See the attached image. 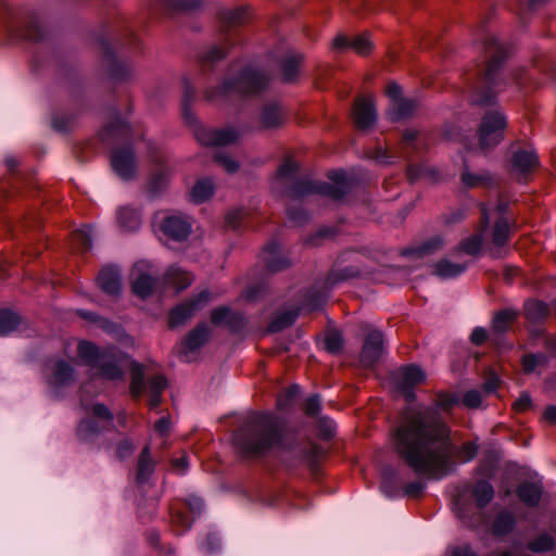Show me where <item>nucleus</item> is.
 I'll use <instances>...</instances> for the list:
<instances>
[{"instance_id":"473e14b6","label":"nucleus","mask_w":556,"mask_h":556,"mask_svg":"<svg viewBox=\"0 0 556 556\" xmlns=\"http://www.w3.org/2000/svg\"><path fill=\"white\" fill-rule=\"evenodd\" d=\"M166 379L161 375L154 376L150 379L148 391L150 395L149 406L151 409L156 408L161 404L162 393L166 388Z\"/></svg>"},{"instance_id":"c85d7f7f","label":"nucleus","mask_w":556,"mask_h":556,"mask_svg":"<svg viewBox=\"0 0 556 556\" xmlns=\"http://www.w3.org/2000/svg\"><path fill=\"white\" fill-rule=\"evenodd\" d=\"M208 337V328L205 325L198 326L182 342L184 353L187 354L197 351L207 341Z\"/></svg>"},{"instance_id":"7ed1b4c3","label":"nucleus","mask_w":556,"mask_h":556,"mask_svg":"<svg viewBox=\"0 0 556 556\" xmlns=\"http://www.w3.org/2000/svg\"><path fill=\"white\" fill-rule=\"evenodd\" d=\"M78 358L81 363L97 370L98 375L108 380H121L124 377L122 361L111 351L100 352L91 342L80 341L77 346Z\"/></svg>"},{"instance_id":"2eb2a0df","label":"nucleus","mask_w":556,"mask_h":556,"mask_svg":"<svg viewBox=\"0 0 556 556\" xmlns=\"http://www.w3.org/2000/svg\"><path fill=\"white\" fill-rule=\"evenodd\" d=\"M383 338L378 330L370 331L365 338L363 350L361 353V362L363 366H372L381 356Z\"/></svg>"},{"instance_id":"680f3d73","label":"nucleus","mask_w":556,"mask_h":556,"mask_svg":"<svg viewBox=\"0 0 556 556\" xmlns=\"http://www.w3.org/2000/svg\"><path fill=\"white\" fill-rule=\"evenodd\" d=\"M387 96L390 98L391 100V104L394 103L395 101H399V100H402V89L401 87L396 84V83H390L388 86H387Z\"/></svg>"},{"instance_id":"a211bd4d","label":"nucleus","mask_w":556,"mask_h":556,"mask_svg":"<svg viewBox=\"0 0 556 556\" xmlns=\"http://www.w3.org/2000/svg\"><path fill=\"white\" fill-rule=\"evenodd\" d=\"M478 452V445L475 442H466L460 447L456 448L451 442V451L448 454V469L444 475H437L431 472H418L419 475L429 476L431 478L440 479L446 476L453 468L452 459L455 458L459 463H468L475 458Z\"/></svg>"},{"instance_id":"603ef678","label":"nucleus","mask_w":556,"mask_h":556,"mask_svg":"<svg viewBox=\"0 0 556 556\" xmlns=\"http://www.w3.org/2000/svg\"><path fill=\"white\" fill-rule=\"evenodd\" d=\"M462 402L468 408H478L482 403L481 393L477 390H469L464 394Z\"/></svg>"},{"instance_id":"1a4fd4ad","label":"nucleus","mask_w":556,"mask_h":556,"mask_svg":"<svg viewBox=\"0 0 556 556\" xmlns=\"http://www.w3.org/2000/svg\"><path fill=\"white\" fill-rule=\"evenodd\" d=\"M193 135L200 144L211 147L231 144L236 142L240 136L232 127L217 129L202 125H194Z\"/></svg>"},{"instance_id":"ddd939ff","label":"nucleus","mask_w":556,"mask_h":556,"mask_svg":"<svg viewBox=\"0 0 556 556\" xmlns=\"http://www.w3.org/2000/svg\"><path fill=\"white\" fill-rule=\"evenodd\" d=\"M160 228L165 236L181 241L189 236L191 223L180 215H169L162 220Z\"/></svg>"},{"instance_id":"4c0bfd02","label":"nucleus","mask_w":556,"mask_h":556,"mask_svg":"<svg viewBox=\"0 0 556 556\" xmlns=\"http://www.w3.org/2000/svg\"><path fill=\"white\" fill-rule=\"evenodd\" d=\"M301 54H293L282 63V76L286 81H293L299 74V67L302 63Z\"/></svg>"},{"instance_id":"3c124183","label":"nucleus","mask_w":556,"mask_h":556,"mask_svg":"<svg viewBox=\"0 0 556 556\" xmlns=\"http://www.w3.org/2000/svg\"><path fill=\"white\" fill-rule=\"evenodd\" d=\"M91 227L86 226L81 229H78L74 232L73 239L83 248L89 249L91 247Z\"/></svg>"},{"instance_id":"338daca9","label":"nucleus","mask_w":556,"mask_h":556,"mask_svg":"<svg viewBox=\"0 0 556 556\" xmlns=\"http://www.w3.org/2000/svg\"><path fill=\"white\" fill-rule=\"evenodd\" d=\"M172 465L177 472L184 473L188 468V457L184 454L179 458H174Z\"/></svg>"},{"instance_id":"e2e57ef3","label":"nucleus","mask_w":556,"mask_h":556,"mask_svg":"<svg viewBox=\"0 0 556 556\" xmlns=\"http://www.w3.org/2000/svg\"><path fill=\"white\" fill-rule=\"evenodd\" d=\"M488 338V331L483 327H476L470 336V340L473 344L480 345L482 344Z\"/></svg>"},{"instance_id":"39448f33","label":"nucleus","mask_w":556,"mask_h":556,"mask_svg":"<svg viewBox=\"0 0 556 556\" xmlns=\"http://www.w3.org/2000/svg\"><path fill=\"white\" fill-rule=\"evenodd\" d=\"M330 182L303 180L299 181L291 190L292 195H305L317 193L333 200L341 199L351 188V181L343 170H332L328 175Z\"/></svg>"},{"instance_id":"79ce46f5","label":"nucleus","mask_w":556,"mask_h":556,"mask_svg":"<svg viewBox=\"0 0 556 556\" xmlns=\"http://www.w3.org/2000/svg\"><path fill=\"white\" fill-rule=\"evenodd\" d=\"M298 317V312L295 311H287L279 314L269 325L268 329L270 332H277L282 330L283 328L292 325Z\"/></svg>"},{"instance_id":"dca6fc26","label":"nucleus","mask_w":556,"mask_h":556,"mask_svg":"<svg viewBox=\"0 0 556 556\" xmlns=\"http://www.w3.org/2000/svg\"><path fill=\"white\" fill-rule=\"evenodd\" d=\"M332 47L339 50L351 48L359 55H367L371 52L374 43L368 34L357 35L351 39L339 35L333 39Z\"/></svg>"},{"instance_id":"0e129e2a","label":"nucleus","mask_w":556,"mask_h":556,"mask_svg":"<svg viewBox=\"0 0 556 556\" xmlns=\"http://www.w3.org/2000/svg\"><path fill=\"white\" fill-rule=\"evenodd\" d=\"M154 430L162 437L166 435L170 430V420L168 417H162L154 425Z\"/></svg>"},{"instance_id":"58836bf2","label":"nucleus","mask_w":556,"mask_h":556,"mask_svg":"<svg viewBox=\"0 0 556 556\" xmlns=\"http://www.w3.org/2000/svg\"><path fill=\"white\" fill-rule=\"evenodd\" d=\"M516 520L513 514L502 513L500 514L493 523V531L496 535L507 534L515 527Z\"/></svg>"},{"instance_id":"72a5a7b5","label":"nucleus","mask_w":556,"mask_h":556,"mask_svg":"<svg viewBox=\"0 0 556 556\" xmlns=\"http://www.w3.org/2000/svg\"><path fill=\"white\" fill-rule=\"evenodd\" d=\"M215 190V186L210 179H200L191 191V199L194 203H202L208 200Z\"/></svg>"},{"instance_id":"c9c22d12","label":"nucleus","mask_w":556,"mask_h":556,"mask_svg":"<svg viewBox=\"0 0 556 556\" xmlns=\"http://www.w3.org/2000/svg\"><path fill=\"white\" fill-rule=\"evenodd\" d=\"M472 494L476 498L478 506L484 507L492 501L494 496V490L490 482L481 480L477 482V484L475 485Z\"/></svg>"},{"instance_id":"2f4dec72","label":"nucleus","mask_w":556,"mask_h":556,"mask_svg":"<svg viewBox=\"0 0 556 556\" xmlns=\"http://www.w3.org/2000/svg\"><path fill=\"white\" fill-rule=\"evenodd\" d=\"M416 103L412 99H402L391 104L389 117L392 122H399L409 117L416 110Z\"/></svg>"},{"instance_id":"b1692460","label":"nucleus","mask_w":556,"mask_h":556,"mask_svg":"<svg viewBox=\"0 0 556 556\" xmlns=\"http://www.w3.org/2000/svg\"><path fill=\"white\" fill-rule=\"evenodd\" d=\"M543 483L542 481L522 482L517 489L519 500L527 506H536L542 497Z\"/></svg>"},{"instance_id":"13d9d810","label":"nucleus","mask_w":556,"mask_h":556,"mask_svg":"<svg viewBox=\"0 0 556 556\" xmlns=\"http://www.w3.org/2000/svg\"><path fill=\"white\" fill-rule=\"evenodd\" d=\"M532 405L531 396L528 393H522L514 403V408L517 412H525Z\"/></svg>"},{"instance_id":"49530a36","label":"nucleus","mask_w":556,"mask_h":556,"mask_svg":"<svg viewBox=\"0 0 556 556\" xmlns=\"http://www.w3.org/2000/svg\"><path fill=\"white\" fill-rule=\"evenodd\" d=\"M553 546L554 540L547 533L540 534L538 538H535L528 544V548L534 553L547 552L552 549Z\"/></svg>"},{"instance_id":"864d4df0","label":"nucleus","mask_w":556,"mask_h":556,"mask_svg":"<svg viewBox=\"0 0 556 556\" xmlns=\"http://www.w3.org/2000/svg\"><path fill=\"white\" fill-rule=\"evenodd\" d=\"M298 170V164L292 160L285 161L277 170L278 179H287L295 174Z\"/></svg>"},{"instance_id":"c03bdc74","label":"nucleus","mask_w":556,"mask_h":556,"mask_svg":"<svg viewBox=\"0 0 556 556\" xmlns=\"http://www.w3.org/2000/svg\"><path fill=\"white\" fill-rule=\"evenodd\" d=\"M129 132V126L128 124L121 119L116 118L104 130L103 138H119L125 137Z\"/></svg>"},{"instance_id":"bb28decb","label":"nucleus","mask_w":556,"mask_h":556,"mask_svg":"<svg viewBox=\"0 0 556 556\" xmlns=\"http://www.w3.org/2000/svg\"><path fill=\"white\" fill-rule=\"evenodd\" d=\"M164 279L167 285L180 292L187 289L193 281L194 277L191 273L182 270L180 267L172 266L167 269Z\"/></svg>"},{"instance_id":"f257e3e1","label":"nucleus","mask_w":556,"mask_h":556,"mask_svg":"<svg viewBox=\"0 0 556 556\" xmlns=\"http://www.w3.org/2000/svg\"><path fill=\"white\" fill-rule=\"evenodd\" d=\"M457 403L456 395L440 394L433 406L407 412L396 429L395 450L415 472L447 471L451 429L439 412L448 413Z\"/></svg>"},{"instance_id":"5fc2aeb1","label":"nucleus","mask_w":556,"mask_h":556,"mask_svg":"<svg viewBox=\"0 0 556 556\" xmlns=\"http://www.w3.org/2000/svg\"><path fill=\"white\" fill-rule=\"evenodd\" d=\"M215 161L229 174H233L239 169V163L226 154H216Z\"/></svg>"},{"instance_id":"6e6552de","label":"nucleus","mask_w":556,"mask_h":556,"mask_svg":"<svg viewBox=\"0 0 556 556\" xmlns=\"http://www.w3.org/2000/svg\"><path fill=\"white\" fill-rule=\"evenodd\" d=\"M92 418L80 421L77 428V437L81 442H93L98 435L112 424V414L101 404H94L87 409Z\"/></svg>"},{"instance_id":"69168bd1","label":"nucleus","mask_w":556,"mask_h":556,"mask_svg":"<svg viewBox=\"0 0 556 556\" xmlns=\"http://www.w3.org/2000/svg\"><path fill=\"white\" fill-rule=\"evenodd\" d=\"M134 451V445L131 442L129 441H124L122 442L118 447H117V456L121 458V459H124L126 458L127 456H129Z\"/></svg>"},{"instance_id":"4468645a","label":"nucleus","mask_w":556,"mask_h":556,"mask_svg":"<svg viewBox=\"0 0 556 556\" xmlns=\"http://www.w3.org/2000/svg\"><path fill=\"white\" fill-rule=\"evenodd\" d=\"M354 123L358 128L367 129L376 122L377 114L371 97L359 98L353 106Z\"/></svg>"},{"instance_id":"4be33fe9","label":"nucleus","mask_w":556,"mask_h":556,"mask_svg":"<svg viewBox=\"0 0 556 556\" xmlns=\"http://www.w3.org/2000/svg\"><path fill=\"white\" fill-rule=\"evenodd\" d=\"M211 320L216 326L225 325L233 331L239 330L244 323V318L241 314L232 312L226 306L214 309L211 314Z\"/></svg>"},{"instance_id":"a19ab883","label":"nucleus","mask_w":556,"mask_h":556,"mask_svg":"<svg viewBox=\"0 0 556 556\" xmlns=\"http://www.w3.org/2000/svg\"><path fill=\"white\" fill-rule=\"evenodd\" d=\"M525 312L529 319L539 320L547 316L548 307L541 301H528L525 305Z\"/></svg>"},{"instance_id":"052dcab7","label":"nucleus","mask_w":556,"mask_h":556,"mask_svg":"<svg viewBox=\"0 0 556 556\" xmlns=\"http://www.w3.org/2000/svg\"><path fill=\"white\" fill-rule=\"evenodd\" d=\"M320 408V399L318 395L309 396L305 403V413L307 415H315Z\"/></svg>"},{"instance_id":"9b49d317","label":"nucleus","mask_w":556,"mask_h":556,"mask_svg":"<svg viewBox=\"0 0 556 556\" xmlns=\"http://www.w3.org/2000/svg\"><path fill=\"white\" fill-rule=\"evenodd\" d=\"M154 270L148 261H139L131 270V286L136 295L144 299L149 296L155 286Z\"/></svg>"},{"instance_id":"ea45409f","label":"nucleus","mask_w":556,"mask_h":556,"mask_svg":"<svg viewBox=\"0 0 556 556\" xmlns=\"http://www.w3.org/2000/svg\"><path fill=\"white\" fill-rule=\"evenodd\" d=\"M130 392L134 397H139L143 392V368L135 362L131 363Z\"/></svg>"},{"instance_id":"9d476101","label":"nucleus","mask_w":556,"mask_h":556,"mask_svg":"<svg viewBox=\"0 0 556 556\" xmlns=\"http://www.w3.org/2000/svg\"><path fill=\"white\" fill-rule=\"evenodd\" d=\"M393 379L396 389L405 396L407 402H412L415 397L412 389L426 380V374L417 365H407L400 368L394 374Z\"/></svg>"},{"instance_id":"0eeeda50","label":"nucleus","mask_w":556,"mask_h":556,"mask_svg":"<svg viewBox=\"0 0 556 556\" xmlns=\"http://www.w3.org/2000/svg\"><path fill=\"white\" fill-rule=\"evenodd\" d=\"M506 126L507 119L502 111L492 110L486 112L478 130L481 148L486 149L500 143L504 138Z\"/></svg>"},{"instance_id":"37998d69","label":"nucleus","mask_w":556,"mask_h":556,"mask_svg":"<svg viewBox=\"0 0 556 556\" xmlns=\"http://www.w3.org/2000/svg\"><path fill=\"white\" fill-rule=\"evenodd\" d=\"M516 318V312L513 309H504L498 312L493 318V330L504 332Z\"/></svg>"},{"instance_id":"e433bc0d","label":"nucleus","mask_w":556,"mask_h":556,"mask_svg":"<svg viewBox=\"0 0 556 556\" xmlns=\"http://www.w3.org/2000/svg\"><path fill=\"white\" fill-rule=\"evenodd\" d=\"M20 317L12 311H0V336L12 333L20 325Z\"/></svg>"},{"instance_id":"412c9836","label":"nucleus","mask_w":556,"mask_h":556,"mask_svg":"<svg viewBox=\"0 0 556 556\" xmlns=\"http://www.w3.org/2000/svg\"><path fill=\"white\" fill-rule=\"evenodd\" d=\"M97 282L103 292L117 295L122 288L119 269L115 266L103 267L98 275Z\"/></svg>"},{"instance_id":"de8ad7c7","label":"nucleus","mask_w":556,"mask_h":556,"mask_svg":"<svg viewBox=\"0 0 556 556\" xmlns=\"http://www.w3.org/2000/svg\"><path fill=\"white\" fill-rule=\"evenodd\" d=\"M249 11L247 8H238L223 13L222 18L228 25H238L247 21Z\"/></svg>"},{"instance_id":"aec40b11","label":"nucleus","mask_w":556,"mask_h":556,"mask_svg":"<svg viewBox=\"0 0 556 556\" xmlns=\"http://www.w3.org/2000/svg\"><path fill=\"white\" fill-rule=\"evenodd\" d=\"M480 211L482 215V220L480 228L477 233L464 240L460 244L459 250L468 255H476L481 250L483 243L484 232L489 225V212L484 204L480 205Z\"/></svg>"},{"instance_id":"5701e85b","label":"nucleus","mask_w":556,"mask_h":556,"mask_svg":"<svg viewBox=\"0 0 556 556\" xmlns=\"http://www.w3.org/2000/svg\"><path fill=\"white\" fill-rule=\"evenodd\" d=\"M51 376L48 379V383L51 388H59L67 384L73 380L74 369L65 361H56L49 366Z\"/></svg>"},{"instance_id":"c756f323","label":"nucleus","mask_w":556,"mask_h":556,"mask_svg":"<svg viewBox=\"0 0 556 556\" xmlns=\"http://www.w3.org/2000/svg\"><path fill=\"white\" fill-rule=\"evenodd\" d=\"M117 220L119 226L126 231H135L141 225L140 213L128 206L118 210Z\"/></svg>"},{"instance_id":"6e6d98bb","label":"nucleus","mask_w":556,"mask_h":556,"mask_svg":"<svg viewBox=\"0 0 556 556\" xmlns=\"http://www.w3.org/2000/svg\"><path fill=\"white\" fill-rule=\"evenodd\" d=\"M79 315H80L84 319H87V320H89V321H92V323H94V324L99 325L101 328H103V329H105V330H111V328H112V324H111L109 320H106V319H104V318H102V317L98 316V315H97V314H94V313L87 312V311H80V312H79Z\"/></svg>"},{"instance_id":"a18cd8bd","label":"nucleus","mask_w":556,"mask_h":556,"mask_svg":"<svg viewBox=\"0 0 556 556\" xmlns=\"http://www.w3.org/2000/svg\"><path fill=\"white\" fill-rule=\"evenodd\" d=\"M547 358L544 354H528L522 357V369L526 374H532L545 365Z\"/></svg>"},{"instance_id":"f704fd0d","label":"nucleus","mask_w":556,"mask_h":556,"mask_svg":"<svg viewBox=\"0 0 556 556\" xmlns=\"http://www.w3.org/2000/svg\"><path fill=\"white\" fill-rule=\"evenodd\" d=\"M154 470V464L150 456V448L146 446L141 452L139 462H138V470H137V481L142 483L147 481V479L151 476Z\"/></svg>"},{"instance_id":"774afa93","label":"nucleus","mask_w":556,"mask_h":556,"mask_svg":"<svg viewBox=\"0 0 556 556\" xmlns=\"http://www.w3.org/2000/svg\"><path fill=\"white\" fill-rule=\"evenodd\" d=\"M450 556H477L476 553H473L469 546H457L455 547Z\"/></svg>"},{"instance_id":"f8f14e48","label":"nucleus","mask_w":556,"mask_h":556,"mask_svg":"<svg viewBox=\"0 0 556 556\" xmlns=\"http://www.w3.org/2000/svg\"><path fill=\"white\" fill-rule=\"evenodd\" d=\"M210 301L211 293L203 290L191 301L177 305L169 314V326L174 328L185 324L197 312L204 308Z\"/></svg>"},{"instance_id":"09e8293b","label":"nucleus","mask_w":556,"mask_h":556,"mask_svg":"<svg viewBox=\"0 0 556 556\" xmlns=\"http://www.w3.org/2000/svg\"><path fill=\"white\" fill-rule=\"evenodd\" d=\"M325 349L332 354L341 351L343 345V339L340 332L329 331L324 340Z\"/></svg>"},{"instance_id":"f03ea898","label":"nucleus","mask_w":556,"mask_h":556,"mask_svg":"<svg viewBox=\"0 0 556 556\" xmlns=\"http://www.w3.org/2000/svg\"><path fill=\"white\" fill-rule=\"evenodd\" d=\"M280 441L278 419L271 414H260L251 422L238 430L235 444L249 456L266 453Z\"/></svg>"},{"instance_id":"a878e982","label":"nucleus","mask_w":556,"mask_h":556,"mask_svg":"<svg viewBox=\"0 0 556 556\" xmlns=\"http://www.w3.org/2000/svg\"><path fill=\"white\" fill-rule=\"evenodd\" d=\"M263 260L268 269L273 271L285 269L290 264L287 257L280 255V248L275 242L269 243L264 248Z\"/></svg>"},{"instance_id":"6ab92c4d","label":"nucleus","mask_w":556,"mask_h":556,"mask_svg":"<svg viewBox=\"0 0 556 556\" xmlns=\"http://www.w3.org/2000/svg\"><path fill=\"white\" fill-rule=\"evenodd\" d=\"M539 165L534 150H518L511 156V170L518 177H525Z\"/></svg>"},{"instance_id":"4d7b16f0","label":"nucleus","mask_w":556,"mask_h":556,"mask_svg":"<svg viewBox=\"0 0 556 556\" xmlns=\"http://www.w3.org/2000/svg\"><path fill=\"white\" fill-rule=\"evenodd\" d=\"M432 170L424 165L421 166H409L407 169V176L410 180H416L422 177L430 176Z\"/></svg>"},{"instance_id":"423d86ee","label":"nucleus","mask_w":556,"mask_h":556,"mask_svg":"<svg viewBox=\"0 0 556 556\" xmlns=\"http://www.w3.org/2000/svg\"><path fill=\"white\" fill-rule=\"evenodd\" d=\"M268 84L269 78L263 72L245 68L236 78L223 84L222 93L225 96L232 93L254 96L266 89Z\"/></svg>"},{"instance_id":"393cba45","label":"nucleus","mask_w":556,"mask_h":556,"mask_svg":"<svg viewBox=\"0 0 556 556\" xmlns=\"http://www.w3.org/2000/svg\"><path fill=\"white\" fill-rule=\"evenodd\" d=\"M285 112L276 103L265 105L260 114V123L264 129L279 127L285 123Z\"/></svg>"},{"instance_id":"f3484780","label":"nucleus","mask_w":556,"mask_h":556,"mask_svg":"<svg viewBox=\"0 0 556 556\" xmlns=\"http://www.w3.org/2000/svg\"><path fill=\"white\" fill-rule=\"evenodd\" d=\"M113 170L122 179H129L136 170L135 155L131 149L116 150L111 159Z\"/></svg>"},{"instance_id":"bf43d9fd","label":"nucleus","mask_w":556,"mask_h":556,"mask_svg":"<svg viewBox=\"0 0 556 556\" xmlns=\"http://www.w3.org/2000/svg\"><path fill=\"white\" fill-rule=\"evenodd\" d=\"M320 432L325 438H331L336 432V424L328 418H323L319 421Z\"/></svg>"},{"instance_id":"20e7f679","label":"nucleus","mask_w":556,"mask_h":556,"mask_svg":"<svg viewBox=\"0 0 556 556\" xmlns=\"http://www.w3.org/2000/svg\"><path fill=\"white\" fill-rule=\"evenodd\" d=\"M485 52L490 58L488 66L485 68V73L483 79L481 81V88L476 89L471 96V101L475 104L479 105H489L493 104L495 101V91L493 90L495 86V72L500 63L503 61L506 55V50L500 40L495 37H490L485 41Z\"/></svg>"},{"instance_id":"7c9ffc66","label":"nucleus","mask_w":556,"mask_h":556,"mask_svg":"<svg viewBox=\"0 0 556 556\" xmlns=\"http://www.w3.org/2000/svg\"><path fill=\"white\" fill-rule=\"evenodd\" d=\"M467 267V263H452L442 260L434 265V274L442 279H450L463 274Z\"/></svg>"},{"instance_id":"cd10ccee","label":"nucleus","mask_w":556,"mask_h":556,"mask_svg":"<svg viewBox=\"0 0 556 556\" xmlns=\"http://www.w3.org/2000/svg\"><path fill=\"white\" fill-rule=\"evenodd\" d=\"M510 236L508 222L504 218L500 219L492 231L493 249L491 254L495 257L501 256L500 250L507 244Z\"/></svg>"},{"instance_id":"8fccbe9b","label":"nucleus","mask_w":556,"mask_h":556,"mask_svg":"<svg viewBox=\"0 0 556 556\" xmlns=\"http://www.w3.org/2000/svg\"><path fill=\"white\" fill-rule=\"evenodd\" d=\"M444 245V240L440 236L432 237L427 242H425L418 250V253L424 256L427 254H431Z\"/></svg>"}]
</instances>
